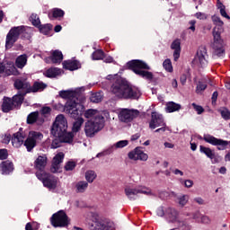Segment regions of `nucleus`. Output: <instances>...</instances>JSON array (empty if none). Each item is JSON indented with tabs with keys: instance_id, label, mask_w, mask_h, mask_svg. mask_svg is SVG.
<instances>
[{
	"instance_id": "f257e3e1",
	"label": "nucleus",
	"mask_w": 230,
	"mask_h": 230,
	"mask_svg": "<svg viewBox=\"0 0 230 230\" xmlns=\"http://www.w3.org/2000/svg\"><path fill=\"white\" fill-rule=\"evenodd\" d=\"M82 91H85V88L80 87L59 92V96L67 100L64 111L66 114H69L71 118H78V116L82 114V111H84V104L80 102L77 97Z\"/></svg>"
},
{
	"instance_id": "f03ea898",
	"label": "nucleus",
	"mask_w": 230,
	"mask_h": 230,
	"mask_svg": "<svg viewBox=\"0 0 230 230\" xmlns=\"http://www.w3.org/2000/svg\"><path fill=\"white\" fill-rule=\"evenodd\" d=\"M117 79L115 84L111 86V93L117 96V98H134L137 99L141 96V92L136 86L130 87L127 81L121 77H118V75H109L107 80Z\"/></svg>"
},
{
	"instance_id": "7ed1b4c3",
	"label": "nucleus",
	"mask_w": 230,
	"mask_h": 230,
	"mask_svg": "<svg viewBox=\"0 0 230 230\" xmlns=\"http://www.w3.org/2000/svg\"><path fill=\"white\" fill-rule=\"evenodd\" d=\"M128 66L130 69L133 70L135 75H137L138 76H141L146 80H152L154 78V74H152V72H148L145 70V69H147V70L150 69V66L146 63H145V61L135 59V60L129 61L128 63Z\"/></svg>"
},
{
	"instance_id": "20e7f679",
	"label": "nucleus",
	"mask_w": 230,
	"mask_h": 230,
	"mask_svg": "<svg viewBox=\"0 0 230 230\" xmlns=\"http://www.w3.org/2000/svg\"><path fill=\"white\" fill-rule=\"evenodd\" d=\"M89 218L92 220V227L95 230H114L116 226L114 222L100 217L96 212L88 213Z\"/></svg>"
},
{
	"instance_id": "39448f33",
	"label": "nucleus",
	"mask_w": 230,
	"mask_h": 230,
	"mask_svg": "<svg viewBox=\"0 0 230 230\" xmlns=\"http://www.w3.org/2000/svg\"><path fill=\"white\" fill-rule=\"evenodd\" d=\"M31 31V28L30 27L19 26L12 28L6 36V49H10V48H12V46H13V44L19 40V37L22 35V33H30Z\"/></svg>"
},
{
	"instance_id": "423d86ee",
	"label": "nucleus",
	"mask_w": 230,
	"mask_h": 230,
	"mask_svg": "<svg viewBox=\"0 0 230 230\" xmlns=\"http://www.w3.org/2000/svg\"><path fill=\"white\" fill-rule=\"evenodd\" d=\"M165 218L167 222H169V224H175L180 229H190V226L188 225V223L179 218V212L175 210V208H168L165 212Z\"/></svg>"
},
{
	"instance_id": "0eeeda50",
	"label": "nucleus",
	"mask_w": 230,
	"mask_h": 230,
	"mask_svg": "<svg viewBox=\"0 0 230 230\" xmlns=\"http://www.w3.org/2000/svg\"><path fill=\"white\" fill-rule=\"evenodd\" d=\"M44 139V135L39 131H30L27 138L23 142L28 152H31Z\"/></svg>"
},
{
	"instance_id": "6e6552de",
	"label": "nucleus",
	"mask_w": 230,
	"mask_h": 230,
	"mask_svg": "<svg viewBox=\"0 0 230 230\" xmlns=\"http://www.w3.org/2000/svg\"><path fill=\"white\" fill-rule=\"evenodd\" d=\"M82 114L86 118V119H88V121H93L95 123H105L104 116H109V113L102 112L94 109H89L84 111L82 110V112L79 114V116H82Z\"/></svg>"
},
{
	"instance_id": "1a4fd4ad",
	"label": "nucleus",
	"mask_w": 230,
	"mask_h": 230,
	"mask_svg": "<svg viewBox=\"0 0 230 230\" xmlns=\"http://www.w3.org/2000/svg\"><path fill=\"white\" fill-rule=\"evenodd\" d=\"M67 131V119L64 115L60 114L56 117L55 122L52 125L51 134L53 136H62Z\"/></svg>"
},
{
	"instance_id": "9d476101",
	"label": "nucleus",
	"mask_w": 230,
	"mask_h": 230,
	"mask_svg": "<svg viewBox=\"0 0 230 230\" xmlns=\"http://www.w3.org/2000/svg\"><path fill=\"white\" fill-rule=\"evenodd\" d=\"M36 176L39 181H41L43 186L49 190H56L58 185V179L55 176L46 173V172H36Z\"/></svg>"
},
{
	"instance_id": "9b49d317",
	"label": "nucleus",
	"mask_w": 230,
	"mask_h": 230,
	"mask_svg": "<svg viewBox=\"0 0 230 230\" xmlns=\"http://www.w3.org/2000/svg\"><path fill=\"white\" fill-rule=\"evenodd\" d=\"M50 222L53 227H67L69 226V217L64 210H59L51 217Z\"/></svg>"
},
{
	"instance_id": "f8f14e48",
	"label": "nucleus",
	"mask_w": 230,
	"mask_h": 230,
	"mask_svg": "<svg viewBox=\"0 0 230 230\" xmlns=\"http://www.w3.org/2000/svg\"><path fill=\"white\" fill-rule=\"evenodd\" d=\"M103 122H94V120H87L84 123V133L86 137H94L102 128H103Z\"/></svg>"
},
{
	"instance_id": "ddd939ff",
	"label": "nucleus",
	"mask_w": 230,
	"mask_h": 230,
	"mask_svg": "<svg viewBox=\"0 0 230 230\" xmlns=\"http://www.w3.org/2000/svg\"><path fill=\"white\" fill-rule=\"evenodd\" d=\"M149 127L153 129L157 128V127H162L156 129L155 132H166V123H164V119H163V115L156 111H153L151 114Z\"/></svg>"
},
{
	"instance_id": "4468645a",
	"label": "nucleus",
	"mask_w": 230,
	"mask_h": 230,
	"mask_svg": "<svg viewBox=\"0 0 230 230\" xmlns=\"http://www.w3.org/2000/svg\"><path fill=\"white\" fill-rule=\"evenodd\" d=\"M137 116H139V111L128 109H121L118 114L119 121H122L123 123H130V121L135 118H137Z\"/></svg>"
},
{
	"instance_id": "2eb2a0df",
	"label": "nucleus",
	"mask_w": 230,
	"mask_h": 230,
	"mask_svg": "<svg viewBox=\"0 0 230 230\" xmlns=\"http://www.w3.org/2000/svg\"><path fill=\"white\" fill-rule=\"evenodd\" d=\"M194 66H198V67H204L208 64V51L206 48L200 47L197 54L192 61Z\"/></svg>"
},
{
	"instance_id": "dca6fc26",
	"label": "nucleus",
	"mask_w": 230,
	"mask_h": 230,
	"mask_svg": "<svg viewBox=\"0 0 230 230\" xmlns=\"http://www.w3.org/2000/svg\"><path fill=\"white\" fill-rule=\"evenodd\" d=\"M203 139L206 141V143H209V145L217 146V150H226V148H227L229 146L228 141L218 139L211 135H205Z\"/></svg>"
},
{
	"instance_id": "f3484780",
	"label": "nucleus",
	"mask_w": 230,
	"mask_h": 230,
	"mask_svg": "<svg viewBox=\"0 0 230 230\" xmlns=\"http://www.w3.org/2000/svg\"><path fill=\"white\" fill-rule=\"evenodd\" d=\"M125 193L128 199H135L136 195H139V193H143L144 195H153L152 190L146 187H137L135 189L132 188H126Z\"/></svg>"
},
{
	"instance_id": "a211bd4d",
	"label": "nucleus",
	"mask_w": 230,
	"mask_h": 230,
	"mask_svg": "<svg viewBox=\"0 0 230 230\" xmlns=\"http://www.w3.org/2000/svg\"><path fill=\"white\" fill-rule=\"evenodd\" d=\"M212 22L215 24L212 35L216 39H218V37H221L222 33H224V22L220 17L214 15L212 16Z\"/></svg>"
},
{
	"instance_id": "6ab92c4d",
	"label": "nucleus",
	"mask_w": 230,
	"mask_h": 230,
	"mask_svg": "<svg viewBox=\"0 0 230 230\" xmlns=\"http://www.w3.org/2000/svg\"><path fill=\"white\" fill-rule=\"evenodd\" d=\"M128 158L132 161H148V154L145 153L141 148L137 147L128 153Z\"/></svg>"
},
{
	"instance_id": "aec40b11",
	"label": "nucleus",
	"mask_w": 230,
	"mask_h": 230,
	"mask_svg": "<svg viewBox=\"0 0 230 230\" xmlns=\"http://www.w3.org/2000/svg\"><path fill=\"white\" fill-rule=\"evenodd\" d=\"M214 38L213 49L216 57H224V40L221 36Z\"/></svg>"
},
{
	"instance_id": "412c9836",
	"label": "nucleus",
	"mask_w": 230,
	"mask_h": 230,
	"mask_svg": "<svg viewBox=\"0 0 230 230\" xmlns=\"http://www.w3.org/2000/svg\"><path fill=\"white\" fill-rule=\"evenodd\" d=\"M1 73L7 76H10V75H19V71H17L13 63H6L5 65L0 64V74Z\"/></svg>"
},
{
	"instance_id": "4be33fe9",
	"label": "nucleus",
	"mask_w": 230,
	"mask_h": 230,
	"mask_svg": "<svg viewBox=\"0 0 230 230\" xmlns=\"http://www.w3.org/2000/svg\"><path fill=\"white\" fill-rule=\"evenodd\" d=\"M48 164V156L45 155H39L36 160L34 161V167L36 170H39L37 173H41L44 172V168H46V165Z\"/></svg>"
},
{
	"instance_id": "5701e85b",
	"label": "nucleus",
	"mask_w": 230,
	"mask_h": 230,
	"mask_svg": "<svg viewBox=\"0 0 230 230\" xmlns=\"http://www.w3.org/2000/svg\"><path fill=\"white\" fill-rule=\"evenodd\" d=\"M64 161V153H58L53 160H52V166H51V172L53 173H57L58 170H60V164Z\"/></svg>"
},
{
	"instance_id": "b1692460",
	"label": "nucleus",
	"mask_w": 230,
	"mask_h": 230,
	"mask_svg": "<svg viewBox=\"0 0 230 230\" xmlns=\"http://www.w3.org/2000/svg\"><path fill=\"white\" fill-rule=\"evenodd\" d=\"M64 59V56L62 55L61 51L55 50L52 52V57L46 58L45 62L46 64H60Z\"/></svg>"
},
{
	"instance_id": "393cba45",
	"label": "nucleus",
	"mask_w": 230,
	"mask_h": 230,
	"mask_svg": "<svg viewBox=\"0 0 230 230\" xmlns=\"http://www.w3.org/2000/svg\"><path fill=\"white\" fill-rule=\"evenodd\" d=\"M27 123L28 125H33V123H37V125H42V123H44V118L39 116L38 111H33L28 115Z\"/></svg>"
},
{
	"instance_id": "a878e982",
	"label": "nucleus",
	"mask_w": 230,
	"mask_h": 230,
	"mask_svg": "<svg viewBox=\"0 0 230 230\" xmlns=\"http://www.w3.org/2000/svg\"><path fill=\"white\" fill-rule=\"evenodd\" d=\"M24 144V135L21 132L14 133L12 137V145L14 148H20Z\"/></svg>"
},
{
	"instance_id": "bb28decb",
	"label": "nucleus",
	"mask_w": 230,
	"mask_h": 230,
	"mask_svg": "<svg viewBox=\"0 0 230 230\" xmlns=\"http://www.w3.org/2000/svg\"><path fill=\"white\" fill-rule=\"evenodd\" d=\"M63 67L68 71H76L82 67V65L77 60H67L63 62Z\"/></svg>"
},
{
	"instance_id": "cd10ccee",
	"label": "nucleus",
	"mask_w": 230,
	"mask_h": 230,
	"mask_svg": "<svg viewBox=\"0 0 230 230\" xmlns=\"http://www.w3.org/2000/svg\"><path fill=\"white\" fill-rule=\"evenodd\" d=\"M13 172V164L10 161H4L0 164V172L2 175H8Z\"/></svg>"
},
{
	"instance_id": "c85d7f7f",
	"label": "nucleus",
	"mask_w": 230,
	"mask_h": 230,
	"mask_svg": "<svg viewBox=\"0 0 230 230\" xmlns=\"http://www.w3.org/2000/svg\"><path fill=\"white\" fill-rule=\"evenodd\" d=\"M171 48H172V49L174 50L173 58H174L175 62H177V60H179V58L181 57V40H175L172 43Z\"/></svg>"
},
{
	"instance_id": "c756f323",
	"label": "nucleus",
	"mask_w": 230,
	"mask_h": 230,
	"mask_svg": "<svg viewBox=\"0 0 230 230\" xmlns=\"http://www.w3.org/2000/svg\"><path fill=\"white\" fill-rule=\"evenodd\" d=\"M55 137H59L60 141L62 143H73V137H75V135L71 132L65 131L61 135H54Z\"/></svg>"
},
{
	"instance_id": "7c9ffc66",
	"label": "nucleus",
	"mask_w": 230,
	"mask_h": 230,
	"mask_svg": "<svg viewBox=\"0 0 230 230\" xmlns=\"http://www.w3.org/2000/svg\"><path fill=\"white\" fill-rule=\"evenodd\" d=\"M61 74L62 70L55 67L49 68L43 73L44 76H47V78H57V76H59Z\"/></svg>"
},
{
	"instance_id": "2f4dec72",
	"label": "nucleus",
	"mask_w": 230,
	"mask_h": 230,
	"mask_svg": "<svg viewBox=\"0 0 230 230\" xmlns=\"http://www.w3.org/2000/svg\"><path fill=\"white\" fill-rule=\"evenodd\" d=\"M80 115H78L77 117H75V121L73 124V128H72V131L73 133H76V132H80L81 128H82V125H84V118L79 117Z\"/></svg>"
},
{
	"instance_id": "473e14b6",
	"label": "nucleus",
	"mask_w": 230,
	"mask_h": 230,
	"mask_svg": "<svg viewBox=\"0 0 230 230\" xmlns=\"http://www.w3.org/2000/svg\"><path fill=\"white\" fill-rule=\"evenodd\" d=\"M165 111L166 112H177V111H181V104L175 103L173 102H167Z\"/></svg>"
},
{
	"instance_id": "72a5a7b5",
	"label": "nucleus",
	"mask_w": 230,
	"mask_h": 230,
	"mask_svg": "<svg viewBox=\"0 0 230 230\" xmlns=\"http://www.w3.org/2000/svg\"><path fill=\"white\" fill-rule=\"evenodd\" d=\"M190 201V196L186 194H181L176 197V202L181 208H184L186 204Z\"/></svg>"
},
{
	"instance_id": "f704fd0d",
	"label": "nucleus",
	"mask_w": 230,
	"mask_h": 230,
	"mask_svg": "<svg viewBox=\"0 0 230 230\" xmlns=\"http://www.w3.org/2000/svg\"><path fill=\"white\" fill-rule=\"evenodd\" d=\"M13 103L12 102V99L10 98H4V102L2 105V111L4 112H10V111H12V109H13Z\"/></svg>"
},
{
	"instance_id": "c9c22d12",
	"label": "nucleus",
	"mask_w": 230,
	"mask_h": 230,
	"mask_svg": "<svg viewBox=\"0 0 230 230\" xmlns=\"http://www.w3.org/2000/svg\"><path fill=\"white\" fill-rule=\"evenodd\" d=\"M14 87L16 89H22L23 91H27V93H30V84L26 81L16 80L14 82Z\"/></svg>"
},
{
	"instance_id": "e433bc0d",
	"label": "nucleus",
	"mask_w": 230,
	"mask_h": 230,
	"mask_svg": "<svg viewBox=\"0 0 230 230\" xmlns=\"http://www.w3.org/2000/svg\"><path fill=\"white\" fill-rule=\"evenodd\" d=\"M199 152L204 154L208 157V159H215V151L211 150L209 147H206L204 146H199Z\"/></svg>"
},
{
	"instance_id": "4c0bfd02",
	"label": "nucleus",
	"mask_w": 230,
	"mask_h": 230,
	"mask_svg": "<svg viewBox=\"0 0 230 230\" xmlns=\"http://www.w3.org/2000/svg\"><path fill=\"white\" fill-rule=\"evenodd\" d=\"M27 62L28 57H26V55H22L16 58V66L19 67V69H22Z\"/></svg>"
},
{
	"instance_id": "58836bf2",
	"label": "nucleus",
	"mask_w": 230,
	"mask_h": 230,
	"mask_svg": "<svg viewBox=\"0 0 230 230\" xmlns=\"http://www.w3.org/2000/svg\"><path fill=\"white\" fill-rule=\"evenodd\" d=\"M46 89V84L43 83H34L32 87H29V93H37L39 91H44Z\"/></svg>"
},
{
	"instance_id": "ea45409f",
	"label": "nucleus",
	"mask_w": 230,
	"mask_h": 230,
	"mask_svg": "<svg viewBox=\"0 0 230 230\" xmlns=\"http://www.w3.org/2000/svg\"><path fill=\"white\" fill-rule=\"evenodd\" d=\"M88 186H89V183H87V181H81L75 184V190L77 193H84V191L87 190Z\"/></svg>"
},
{
	"instance_id": "a19ab883",
	"label": "nucleus",
	"mask_w": 230,
	"mask_h": 230,
	"mask_svg": "<svg viewBox=\"0 0 230 230\" xmlns=\"http://www.w3.org/2000/svg\"><path fill=\"white\" fill-rule=\"evenodd\" d=\"M84 177H85L87 182L93 183V182H94V181L98 177V175L96 174V172L94 171L89 170V171L85 172Z\"/></svg>"
},
{
	"instance_id": "79ce46f5",
	"label": "nucleus",
	"mask_w": 230,
	"mask_h": 230,
	"mask_svg": "<svg viewBox=\"0 0 230 230\" xmlns=\"http://www.w3.org/2000/svg\"><path fill=\"white\" fill-rule=\"evenodd\" d=\"M217 10H219L222 17H225V19H228V20L230 19V17L227 15V13L226 12V5H224V4L220 2V0H217Z\"/></svg>"
},
{
	"instance_id": "37998d69",
	"label": "nucleus",
	"mask_w": 230,
	"mask_h": 230,
	"mask_svg": "<svg viewBox=\"0 0 230 230\" xmlns=\"http://www.w3.org/2000/svg\"><path fill=\"white\" fill-rule=\"evenodd\" d=\"M24 100V95L22 93L16 94L13 97L12 103L13 107H19Z\"/></svg>"
},
{
	"instance_id": "c03bdc74",
	"label": "nucleus",
	"mask_w": 230,
	"mask_h": 230,
	"mask_svg": "<svg viewBox=\"0 0 230 230\" xmlns=\"http://www.w3.org/2000/svg\"><path fill=\"white\" fill-rule=\"evenodd\" d=\"M38 28L40 33H43V35H48V33H49V31H51V30L53 29V25L52 24L40 25Z\"/></svg>"
},
{
	"instance_id": "a18cd8bd",
	"label": "nucleus",
	"mask_w": 230,
	"mask_h": 230,
	"mask_svg": "<svg viewBox=\"0 0 230 230\" xmlns=\"http://www.w3.org/2000/svg\"><path fill=\"white\" fill-rule=\"evenodd\" d=\"M90 100L91 102H93V103H100V102L103 100V95L102 94V93H93L90 97Z\"/></svg>"
},
{
	"instance_id": "49530a36",
	"label": "nucleus",
	"mask_w": 230,
	"mask_h": 230,
	"mask_svg": "<svg viewBox=\"0 0 230 230\" xmlns=\"http://www.w3.org/2000/svg\"><path fill=\"white\" fill-rule=\"evenodd\" d=\"M164 68L167 73H172L173 72V66H172V60L169 58L165 59L163 63Z\"/></svg>"
},
{
	"instance_id": "de8ad7c7",
	"label": "nucleus",
	"mask_w": 230,
	"mask_h": 230,
	"mask_svg": "<svg viewBox=\"0 0 230 230\" xmlns=\"http://www.w3.org/2000/svg\"><path fill=\"white\" fill-rule=\"evenodd\" d=\"M30 21L33 24V26H36L37 28L40 26V19L37 14L32 13L30 17Z\"/></svg>"
},
{
	"instance_id": "09e8293b",
	"label": "nucleus",
	"mask_w": 230,
	"mask_h": 230,
	"mask_svg": "<svg viewBox=\"0 0 230 230\" xmlns=\"http://www.w3.org/2000/svg\"><path fill=\"white\" fill-rule=\"evenodd\" d=\"M103 57H104L103 50H96L92 55L93 60H102Z\"/></svg>"
},
{
	"instance_id": "8fccbe9b",
	"label": "nucleus",
	"mask_w": 230,
	"mask_h": 230,
	"mask_svg": "<svg viewBox=\"0 0 230 230\" xmlns=\"http://www.w3.org/2000/svg\"><path fill=\"white\" fill-rule=\"evenodd\" d=\"M114 148H125L128 146V140H120L113 145Z\"/></svg>"
},
{
	"instance_id": "3c124183",
	"label": "nucleus",
	"mask_w": 230,
	"mask_h": 230,
	"mask_svg": "<svg viewBox=\"0 0 230 230\" xmlns=\"http://www.w3.org/2000/svg\"><path fill=\"white\" fill-rule=\"evenodd\" d=\"M39 223L37 222H32V223H28L25 226L26 230H39Z\"/></svg>"
},
{
	"instance_id": "603ef678",
	"label": "nucleus",
	"mask_w": 230,
	"mask_h": 230,
	"mask_svg": "<svg viewBox=\"0 0 230 230\" xmlns=\"http://www.w3.org/2000/svg\"><path fill=\"white\" fill-rule=\"evenodd\" d=\"M62 145V140H60V137H56V138L52 141L51 148H59Z\"/></svg>"
},
{
	"instance_id": "864d4df0",
	"label": "nucleus",
	"mask_w": 230,
	"mask_h": 230,
	"mask_svg": "<svg viewBox=\"0 0 230 230\" xmlns=\"http://www.w3.org/2000/svg\"><path fill=\"white\" fill-rule=\"evenodd\" d=\"M206 87H208L207 84L199 82L197 88H196V93L199 94V93H202V91H206Z\"/></svg>"
},
{
	"instance_id": "5fc2aeb1",
	"label": "nucleus",
	"mask_w": 230,
	"mask_h": 230,
	"mask_svg": "<svg viewBox=\"0 0 230 230\" xmlns=\"http://www.w3.org/2000/svg\"><path fill=\"white\" fill-rule=\"evenodd\" d=\"M52 15L56 19L58 18V17H64V11L61 10V9H53Z\"/></svg>"
},
{
	"instance_id": "6e6d98bb",
	"label": "nucleus",
	"mask_w": 230,
	"mask_h": 230,
	"mask_svg": "<svg viewBox=\"0 0 230 230\" xmlns=\"http://www.w3.org/2000/svg\"><path fill=\"white\" fill-rule=\"evenodd\" d=\"M75 166H76V164H75V162H67L65 169L66 170V172H71V170H75Z\"/></svg>"
},
{
	"instance_id": "4d7b16f0",
	"label": "nucleus",
	"mask_w": 230,
	"mask_h": 230,
	"mask_svg": "<svg viewBox=\"0 0 230 230\" xmlns=\"http://www.w3.org/2000/svg\"><path fill=\"white\" fill-rule=\"evenodd\" d=\"M192 107L198 112V114H202V112H204V108H202V106L192 103Z\"/></svg>"
},
{
	"instance_id": "13d9d810",
	"label": "nucleus",
	"mask_w": 230,
	"mask_h": 230,
	"mask_svg": "<svg viewBox=\"0 0 230 230\" xmlns=\"http://www.w3.org/2000/svg\"><path fill=\"white\" fill-rule=\"evenodd\" d=\"M196 19H199L200 21H204L208 19V15L204 13H197L195 14Z\"/></svg>"
},
{
	"instance_id": "bf43d9fd",
	"label": "nucleus",
	"mask_w": 230,
	"mask_h": 230,
	"mask_svg": "<svg viewBox=\"0 0 230 230\" xmlns=\"http://www.w3.org/2000/svg\"><path fill=\"white\" fill-rule=\"evenodd\" d=\"M221 116L224 118V119H230V112L228 110H222L221 111Z\"/></svg>"
},
{
	"instance_id": "052dcab7",
	"label": "nucleus",
	"mask_w": 230,
	"mask_h": 230,
	"mask_svg": "<svg viewBox=\"0 0 230 230\" xmlns=\"http://www.w3.org/2000/svg\"><path fill=\"white\" fill-rule=\"evenodd\" d=\"M8 157V150L0 149V159H6Z\"/></svg>"
},
{
	"instance_id": "680f3d73",
	"label": "nucleus",
	"mask_w": 230,
	"mask_h": 230,
	"mask_svg": "<svg viewBox=\"0 0 230 230\" xmlns=\"http://www.w3.org/2000/svg\"><path fill=\"white\" fill-rule=\"evenodd\" d=\"M49 112H51V108H49V107H48V106L43 107V108L41 109V114H42L43 116H46V114H49Z\"/></svg>"
},
{
	"instance_id": "e2e57ef3",
	"label": "nucleus",
	"mask_w": 230,
	"mask_h": 230,
	"mask_svg": "<svg viewBox=\"0 0 230 230\" xmlns=\"http://www.w3.org/2000/svg\"><path fill=\"white\" fill-rule=\"evenodd\" d=\"M189 30H191V31H195V24H197V21L191 20L189 22Z\"/></svg>"
},
{
	"instance_id": "0e129e2a",
	"label": "nucleus",
	"mask_w": 230,
	"mask_h": 230,
	"mask_svg": "<svg viewBox=\"0 0 230 230\" xmlns=\"http://www.w3.org/2000/svg\"><path fill=\"white\" fill-rule=\"evenodd\" d=\"M11 139H12V137L9 134H5L3 137V143H4L5 145H8Z\"/></svg>"
},
{
	"instance_id": "69168bd1",
	"label": "nucleus",
	"mask_w": 230,
	"mask_h": 230,
	"mask_svg": "<svg viewBox=\"0 0 230 230\" xmlns=\"http://www.w3.org/2000/svg\"><path fill=\"white\" fill-rule=\"evenodd\" d=\"M185 188H191L193 186V181L191 180H186L184 181Z\"/></svg>"
},
{
	"instance_id": "338daca9",
	"label": "nucleus",
	"mask_w": 230,
	"mask_h": 230,
	"mask_svg": "<svg viewBox=\"0 0 230 230\" xmlns=\"http://www.w3.org/2000/svg\"><path fill=\"white\" fill-rule=\"evenodd\" d=\"M194 202H197V204H199V206H203L204 199L200 197H198L194 199Z\"/></svg>"
},
{
	"instance_id": "774afa93",
	"label": "nucleus",
	"mask_w": 230,
	"mask_h": 230,
	"mask_svg": "<svg viewBox=\"0 0 230 230\" xmlns=\"http://www.w3.org/2000/svg\"><path fill=\"white\" fill-rule=\"evenodd\" d=\"M158 217H164V208H159L156 211Z\"/></svg>"
}]
</instances>
